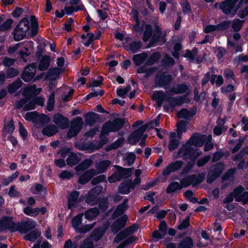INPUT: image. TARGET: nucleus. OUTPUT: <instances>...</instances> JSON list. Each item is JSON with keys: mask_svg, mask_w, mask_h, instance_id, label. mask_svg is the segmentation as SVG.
Here are the masks:
<instances>
[{"mask_svg": "<svg viewBox=\"0 0 248 248\" xmlns=\"http://www.w3.org/2000/svg\"><path fill=\"white\" fill-rule=\"evenodd\" d=\"M177 115L179 119H182V120L178 122L177 124V132L178 136L176 137L174 133L170 134V141L168 145V148L170 151L173 150L178 146L179 143V140L180 139L179 135L186 131V110L184 108L182 109L178 112Z\"/></svg>", "mask_w": 248, "mask_h": 248, "instance_id": "1", "label": "nucleus"}, {"mask_svg": "<svg viewBox=\"0 0 248 248\" xmlns=\"http://www.w3.org/2000/svg\"><path fill=\"white\" fill-rule=\"evenodd\" d=\"M23 97L17 101L16 107L20 109L23 108L24 110L33 109L36 105L43 106L44 104V100L42 97L34 95L29 97L27 94H22Z\"/></svg>", "mask_w": 248, "mask_h": 248, "instance_id": "2", "label": "nucleus"}, {"mask_svg": "<svg viewBox=\"0 0 248 248\" xmlns=\"http://www.w3.org/2000/svg\"><path fill=\"white\" fill-rule=\"evenodd\" d=\"M29 21L27 18L22 19L15 28L13 32L14 39L18 41L23 39L29 30Z\"/></svg>", "mask_w": 248, "mask_h": 248, "instance_id": "3", "label": "nucleus"}, {"mask_svg": "<svg viewBox=\"0 0 248 248\" xmlns=\"http://www.w3.org/2000/svg\"><path fill=\"white\" fill-rule=\"evenodd\" d=\"M152 99L157 107H160L163 102H168L171 106L181 105L184 102L182 98H169L166 94H153Z\"/></svg>", "mask_w": 248, "mask_h": 248, "instance_id": "4", "label": "nucleus"}, {"mask_svg": "<svg viewBox=\"0 0 248 248\" xmlns=\"http://www.w3.org/2000/svg\"><path fill=\"white\" fill-rule=\"evenodd\" d=\"M211 135L207 136L198 133H195L187 140V146L194 145L196 147H201L205 144L206 141L211 140Z\"/></svg>", "mask_w": 248, "mask_h": 248, "instance_id": "5", "label": "nucleus"}, {"mask_svg": "<svg viewBox=\"0 0 248 248\" xmlns=\"http://www.w3.org/2000/svg\"><path fill=\"white\" fill-rule=\"evenodd\" d=\"M145 130L146 127L145 126H141L138 130L135 131L131 134L128 139L129 143L135 144L141 139L140 145L141 146L144 145V140L147 137V135L143 134Z\"/></svg>", "mask_w": 248, "mask_h": 248, "instance_id": "6", "label": "nucleus"}, {"mask_svg": "<svg viewBox=\"0 0 248 248\" xmlns=\"http://www.w3.org/2000/svg\"><path fill=\"white\" fill-rule=\"evenodd\" d=\"M107 228L108 226H105L103 228L95 229L90 237L87 238L84 241L80 248H93V243L91 241V239H92L95 241L99 240L105 233Z\"/></svg>", "mask_w": 248, "mask_h": 248, "instance_id": "7", "label": "nucleus"}, {"mask_svg": "<svg viewBox=\"0 0 248 248\" xmlns=\"http://www.w3.org/2000/svg\"><path fill=\"white\" fill-rule=\"evenodd\" d=\"M124 124V120L117 118L112 122H108L105 124L102 128L101 135H103L108 132L115 131L120 129Z\"/></svg>", "mask_w": 248, "mask_h": 248, "instance_id": "8", "label": "nucleus"}, {"mask_svg": "<svg viewBox=\"0 0 248 248\" xmlns=\"http://www.w3.org/2000/svg\"><path fill=\"white\" fill-rule=\"evenodd\" d=\"M210 81L212 85H216V86L219 87L221 86L223 82L224 79L222 75H217L216 74H210V72L206 73L202 80V84L204 86L206 83Z\"/></svg>", "mask_w": 248, "mask_h": 248, "instance_id": "9", "label": "nucleus"}, {"mask_svg": "<svg viewBox=\"0 0 248 248\" xmlns=\"http://www.w3.org/2000/svg\"><path fill=\"white\" fill-rule=\"evenodd\" d=\"M19 224L16 223L11 217H4L0 219V231L9 230L15 232L18 230Z\"/></svg>", "mask_w": 248, "mask_h": 248, "instance_id": "10", "label": "nucleus"}, {"mask_svg": "<svg viewBox=\"0 0 248 248\" xmlns=\"http://www.w3.org/2000/svg\"><path fill=\"white\" fill-rule=\"evenodd\" d=\"M36 63L32 62L25 68L21 78L25 82L30 81L34 78L36 72Z\"/></svg>", "mask_w": 248, "mask_h": 248, "instance_id": "11", "label": "nucleus"}, {"mask_svg": "<svg viewBox=\"0 0 248 248\" xmlns=\"http://www.w3.org/2000/svg\"><path fill=\"white\" fill-rule=\"evenodd\" d=\"M172 80V76L162 72H158L155 80V87H164L169 85Z\"/></svg>", "mask_w": 248, "mask_h": 248, "instance_id": "12", "label": "nucleus"}, {"mask_svg": "<svg viewBox=\"0 0 248 248\" xmlns=\"http://www.w3.org/2000/svg\"><path fill=\"white\" fill-rule=\"evenodd\" d=\"M83 124V120L81 117H78L71 122V126L67 133L69 138L75 136L80 131Z\"/></svg>", "mask_w": 248, "mask_h": 248, "instance_id": "13", "label": "nucleus"}, {"mask_svg": "<svg viewBox=\"0 0 248 248\" xmlns=\"http://www.w3.org/2000/svg\"><path fill=\"white\" fill-rule=\"evenodd\" d=\"M238 0H225L219 3V8L224 14L229 15Z\"/></svg>", "mask_w": 248, "mask_h": 248, "instance_id": "14", "label": "nucleus"}, {"mask_svg": "<svg viewBox=\"0 0 248 248\" xmlns=\"http://www.w3.org/2000/svg\"><path fill=\"white\" fill-rule=\"evenodd\" d=\"M198 49L196 47H194L191 50L187 49V58L189 59L190 62L196 64H201L202 62V59L198 56Z\"/></svg>", "mask_w": 248, "mask_h": 248, "instance_id": "15", "label": "nucleus"}, {"mask_svg": "<svg viewBox=\"0 0 248 248\" xmlns=\"http://www.w3.org/2000/svg\"><path fill=\"white\" fill-rule=\"evenodd\" d=\"M36 225V222L35 221L31 219H28L23 221L21 224H19L18 230L21 233H25L34 228Z\"/></svg>", "mask_w": 248, "mask_h": 248, "instance_id": "16", "label": "nucleus"}, {"mask_svg": "<svg viewBox=\"0 0 248 248\" xmlns=\"http://www.w3.org/2000/svg\"><path fill=\"white\" fill-rule=\"evenodd\" d=\"M205 178L204 173H199L198 175L193 174L187 175V186L191 185H197L203 182Z\"/></svg>", "mask_w": 248, "mask_h": 248, "instance_id": "17", "label": "nucleus"}, {"mask_svg": "<svg viewBox=\"0 0 248 248\" xmlns=\"http://www.w3.org/2000/svg\"><path fill=\"white\" fill-rule=\"evenodd\" d=\"M53 122L62 129L66 128L69 124V121L67 118L59 113L54 116Z\"/></svg>", "mask_w": 248, "mask_h": 248, "instance_id": "18", "label": "nucleus"}, {"mask_svg": "<svg viewBox=\"0 0 248 248\" xmlns=\"http://www.w3.org/2000/svg\"><path fill=\"white\" fill-rule=\"evenodd\" d=\"M38 117L39 120H42L45 123H47L49 121L48 117L45 114H41L38 116L37 113L35 111L29 112L26 113L25 119L29 121H35Z\"/></svg>", "mask_w": 248, "mask_h": 248, "instance_id": "19", "label": "nucleus"}, {"mask_svg": "<svg viewBox=\"0 0 248 248\" xmlns=\"http://www.w3.org/2000/svg\"><path fill=\"white\" fill-rule=\"evenodd\" d=\"M95 174V171L92 169L83 171L80 175H78L79 176L78 182L82 184H86Z\"/></svg>", "mask_w": 248, "mask_h": 248, "instance_id": "20", "label": "nucleus"}, {"mask_svg": "<svg viewBox=\"0 0 248 248\" xmlns=\"http://www.w3.org/2000/svg\"><path fill=\"white\" fill-rule=\"evenodd\" d=\"M127 220V217L126 215H123L117 219L112 226V231L116 232L122 229L125 225Z\"/></svg>", "mask_w": 248, "mask_h": 248, "instance_id": "21", "label": "nucleus"}, {"mask_svg": "<svg viewBox=\"0 0 248 248\" xmlns=\"http://www.w3.org/2000/svg\"><path fill=\"white\" fill-rule=\"evenodd\" d=\"M116 168L117 171L108 178V181L110 183H115L120 180L127 170L126 169L118 166L116 167Z\"/></svg>", "mask_w": 248, "mask_h": 248, "instance_id": "22", "label": "nucleus"}, {"mask_svg": "<svg viewBox=\"0 0 248 248\" xmlns=\"http://www.w3.org/2000/svg\"><path fill=\"white\" fill-rule=\"evenodd\" d=\"M183 162L177 161L168 166L163 170V174L164 176L169 175L170 173L179 169L183 165Z\"/></svg>", "mask_w": 248, "mask_h": 248, "instance_id": "23", "label": "nucleus"}, {"mask_svg": "<svg viewBox=\"0 0 248 248\" xmlns=\"http://www.w3.org/2000/svg\"><path fill=\"white\" fill-rule=\"evenodd\" d=\"M224 167L223 162H219L213 165L209 171L218 178L222 174Z\"/></svg>", "mask_w": 248, "mask_h": 248, "instance_id": "24", "label": "nucleus"}, {"mask_svg": "<svg viewBox=\"0 0 248 248\" xmlns=\"http://www.w3.org/2000/svg\"><path fill=\"white\" fill-rule=\"evenodd\" d=\"M61 72L62 69L60 68L55 67L50 68L47 72L46 78V79L49 80H55L58 78Z\"/></svg>", "mask_w": 248, "mask_h": 248, "instance_id": "25", "label": "nucleus"}, {"mask_svg": "<svg viewBox=\"0 0 248 248\" xmlns=\"http://www.w3.org/2000/svg\"><path fill=\"white\" fill-rule=\"evenodd\" d=\"M92 164V161L91 159H86L83 161L75 168L77 175H80L85 170L89 168Z\"/></svg>", "mask_w": 248, "mask_h": 248, "instance_id": "26", "label": "nucleus"}, {"mask_svg": "<svg viewBox=\"0 0 248 248\" xmlns=\"http://www.w3.org/2000/svg\"><path fill=\"white\" fill-rule=\"evenodd\" d=\"M134 186H133L132 181H128L126 182L121 184L119 187V191L120 193L123 194H128L131 189H134Z\"/></svg>", "mask_w": 248, "mask_h": 248, "instance_id": "27", "label": "nucleus"}, {"mask_svg": "<svg viewBox=\"0 0 248 248\" xmlns=\"http://www.w3.org/2000/svg\"><path fill=\"white\" fill-rule=\"evenodd\" d=\"M79 193L75 191L72 192L68 197V208L72 209L76 207L78 203L79 200H78Z\"/></svg>", "mask_w": 248, "mask_h": 248, "instance_id": "28", "label": "nucleus"}, {"mask_svg": "<svg viewBox=\"0 0 248 248\" xmlns=\"http://www.w3.org/2000/svg\"><path fill=\"white\" fill-rule=\"evenodd\" d=\"M186 182L185 180L184 179L180 185L178 182H173L170 184L167 189V192L168 193H172L177 190H180L182 188L185 187Z\"/></svg>", "mask_w": 248, "mask_h": 248, "instance_id": "29", "label": "nucleus"}, {"mask_svg": "<svg viewBox=\"0 0 248 248\" xmlns=\"http://www.w3.org/2000/svg\"><path fill=\"white\" fill-rule=\"evenodd\" d=\"M100 190V188L96 187L95 188L92 189L88 194L86 199V202L91 205L96 203V197L97 194V191Z\"/></svg>", "mask_w": 248, "mask_h": 248, "instance_id": "30", "label": "nucleus"}, {"mask_svg": "<svg viewBox=\"0 0 248 248\" xmlns=\"http://www.w3.org/2000/svg\"><path fill=\"white\" fill-rule=\"evenodd\" d=\"M148 54L143 52L136 54L133 56V61L136 65L139 66L141 64L147 59Z\"/></svg>", "mask_w": 248, "mask_h": 248, "instance_id": "31", "label": "nucleus"}, {"mask_svg": "<svg viewBox=\"0 0 248 248\" xmlns=\"http://www.w3.org/2000/svg\"><path fill=\"white\" fill-rule=\"evenodd\" d=\"M82 215L79 214L72 220V225L74 229L78 232L80 229V225L82 223Z\"/></svg>", "mask_w": 248, "mask_h": 248, "instance_id": "32", "label": "nucleus"}, {"mask_svg": "<svg viewBox=\"0 0 248 248\" xmlns=\"http://www.w3.org/2000/svg\"><path fill=\"white\" fill-rule=\"evenodd\" d=\"M23 82L20 78H17L15 81L10 84L8 87L9 93H14L19 89L22 86Z\"/></svg>", "mask_w": 248, "mask_h": 248, "instance_id": "33", "label": "nucleus"}, {"mask_svg": "<svg viewBox=\"0 0 248 248\" xmlns=\"http://www.w3.org/2000/svg\"><path fill=\"white\" fill-rule=\"evenodd\" d=\"M50 59L49 56L46 55L43 57L38 65V69L44 71L48 68L50 64Z\"/></svg>", "mask_w": 248, "mask_h": 248, "instance_id": "34", "label": "nucleus"}, {"mask_svg": "<svg viewBox=\"0 0 248 248\" xmlns=\"http://www.w3.org/2000/svg\"><path fill=\"white\" fill-rule=\"evenodd\" d=\"M31 36L33 37L38 33V24L35 16H31Z\"/></svg>", "mask_w": 248, "mask_h": 248, "instance_id": "35", "label": "nucleus"}, {"mask_svg": "<svg viewBox=\"0 0 248 248\" xmlns=\"http://www.w3.org/2000/svg\"><path fill=\"white\" fill-rule=\"evenodd\" d=\"M98 213L99 211L97 208H91L85 213V217L88 220H92Z\"/></svg>", "mask_w": 248, "mask_h": 248, "instance_id": "36", "label": "nucleus"}, {"mask_svg": "<svg viewBox=\"0 0 248 248\" xmlns=\"http://www.w3.org/2000/svg\"><path fill=\"white\" fill-rule=\"evenodd\" d=\"M43 133L47 136H52L58 132L57 127L54 125H50L44 128Z\"/></svg>", "mask_w": 248, "mask_h": 248, "instance_id": "37", "label": "nucleus"}, {"mask_svg": "<svg viewBox=\"0 0 248 248\" xmlns=\"http://www.w3.org/2000/svg\"><path fill=\"white\" fill-rule=\"evenodd\" d=\"M244 21L239 18H235L232 21V28L234 32H238L242 28Z\"/></svg>", "mask_w": 248, "mask_h": 248, "instance_id": "38", "label": "nucleus"}, {"mask_svg": "<svg viewBox=\"0 0 248 248\" xmlns=\"http://www.w3.org/2000/svg\"><path fill=\"white\" fill-rule=\"evenodd\" d=\"M161 55L158 52L154 53L147 60L145 63L146 65H152L156 62L160 58Z\"/></svg>", "mask_w": 248, "mask_h": 248, "instance_id": "39", "label": "nucleus"}, {"mask_svg": "<svg viewBox=\"0 0 248 248\" xmlns=\"http://www.w3.org/2000/svg\"><path fill=\"white\" fill-rule=\"evenodd\" d=\"M223 75L228 82H231V80H235V75L233 70L230 68H226L224 70Z\"/></svg>", "mask_w": 248, "mask_h": 248, "instance_id": "40", "label": "nucleus"}, {"mask_svg": "<svg viewBox=\"0 0 248 248\" xmlns=\"http://www.w3.org/2000/svg\"><path fill=\"white\" fill-rule=\"evenodd\" d=\"M40 212V208H32L30 207H27L24 209V213L31 217H35Z\"/></svg>", "mask_w": 248, "mask_h": 248, "instance_id": "41", "label": "nucleus"}, {"mask_svg": "<svg viewBox=\"0 0 248 248\" xmlns=\"http://www.w3.org/2000/svg\"><path fill=\"white\" fill-rule=\"evenodd\" d=\"M197 112V107L194 105L192 108L189 109H187V125L190 124L189 122L195 115Z\"/></svg>", "mask_w": 248, "mask_h": 248, "instance_id": "42", "label": "nucleus"}, {"mask_svg": "<svg viewBox=\"0 0 248 248\" xmlns=\"http://www.w3.org/2000/svg\"><path fill=\"white\" fill-rule=\"evenodd\" d=\"M111 164L110 161L105 160L100 162L96 166V168L99 172H103Z\"/></svg>", "mask_w": 248, "mask_h": 248, "instance_id": "43", "label": "nucleus"}, {"mask_svg": "<svg viewBox=\"0 0 248 248\" xmlns=\"http://www.w3.org/2000/svg\"><path fill=\"white\" fill-rule=\"evenodd\" d=\"M153 32L152 28L150 25H145V30L143 32V40L147 41L151 37Z\"/></svg>", "mask_w": 248, "mask_h": 248, "instance_id": "44", "label": "nucleus"}, {"mask_svg": "<svg viewBox=\"0 0 248 248\" xmlns=\"http://www.w3.org/2000/svg\"><path fill=\"white\" fill-rule=\"evenodd\" d=\"M211 159L210 155H206L199 159L197 162L196 165L197 167L200 168L204 166Z\"/></svg>", "mask_w": 248, "mask_h": 248, "instance_id": "45", "label": "nucleus"}, {"mask_svg": "<svg viewBox=\"0 0 248 248\" xmlns=\"http://www.w3.org/2000/svg\"><path fill=\"white\" fill-rule=\"evenodd\" d=\"M230 20H224L217 24V30L224 31L228 29L231 23Z\"/></svg>", "mask_w": 248, "mask_h": 248, "instance_id": "46", "label": "nucleus"}, {"mask_svg": "<svg viewBox=\"0 0 248 248\" xmlns=\"http://www.w3.org/2000/svg\"><path fill=\"white\" fill-rule=\"evenodd\" d=\"M40 232L38 231H33L24 236V238L26 240L30 241H34L40 235Z\"/></svg>", "mask_w": 248, "mask_h": 248, "instance_id": "47", "label": "nucleus"}, {"mask_svg": "<svg viewBox=\"0 0 248 248\" xmlns=\"http://www.w3.org/2000/svg\"><path fill=\"white\" fill-rule=\"evenodd\" d=\"M127 201L128 200L127 199L124 200L123 203L118 206L117 209L115 212V215L116 216L122 214L123 212L125 211L127 209Z\"/></svg>", "mask_w": 248, "mask_h": 248, "instance_id": "48", "label": "nucleus"}, {"mask_svg": "<svg viewBox=\"0 0 248 248\" xmlns=\"http://www.w3.org/2000/svg\"><path fill=\"white\" fill-rule=\"evenodd\" d=\"M78 161L79 160L78 159V156L73 153H71L70 155L67 159V164L71 166L76 164L78 162Z\"/></svg>", "mask_w": 248, "mask_h": 248, "instance_id": "49", "label": "nucleus"}, {"mask_svg": "<svg viewBox=\"0 0 248 248\" xmlns=\"http://www.w3.org/2000/svg\"><path fill=\"white\" fill-rule=\"evenodd\" d=\"M13 23V19H8L0 26V31H4L9 30L11 28Z\"/></svg>", "mask_w": 248, "mask_h": 248, "instance_id": "50", "label": "nucleus"}, {"mask_svg": "<svg viewBox=\"0 0 248 248\" xmlns=\"http://www.w3.org/2000/svg\"><path fill=\"white\" fill-rule=\"evenodd\" d=\"M6 74L7 78H12L19 74V71L17 69L10 67L7 69Z\"/></svg>", "mask_w": 248, "mask_h": 248, "instance_id": "51", "label": "nucleus"}, {"mask_svg": "<svg viewBox=\"0 0 248 248\" xmlns=\"http://www.w3.org/2000/svg\"><path fill=\"white\" fill-rule=\"evenodd\" d=\"M179 233H180L179 237H182L186 233V220L184 219L177 227Z\"/></svg>", "mask_w": 248, "mask_h": 248, "instance_id": "52", "label": "nucleus"}, {"mask_svg": "<svg viewBox=\"0 0 248 248\" xmlns=\"http://www.w3.org/2000/svg\"><path fill=\"white\" fill-rule=\"evenodd\" d=\"M201 154V152H197L194 148L187 146V156L190 155H193L194 157L192 159V161L195 160Z\"/></svg>", "mask_w": 248, "mask_h": 248, "instance_id": "53", "label": "nucleus"}, {"mask_svg": "<svg viewBox=\"0 0 248 248\" xmlns=\"http://www.w3.org/2000/svg\"><path fill=\"white\" fill-rule=\"evenodd\" d=\"M141 46L140 41H134L129 44V49L133 53L137 52Z\"/></svg>", "mask_w": 248, "mask_h": 248, "instance_id": "54", "label": "nucleus"}, {"mask_svg": "<svg viewBox=\"0 0 248 248\" xmlns=\"http://www.w3.org/2000/svg\"><path fill=\"white\" fill-rule=\"evenodd\" d=\"M126 95L127 94H118V98L112 100V104H118L120 106H123L125 103V101L123 100V99L126 97Z\"/></svg>", "mask_w": 248, "mask_h": 248, "instance_id": "55", "label": "nucleus"}, {"mask_svg": "<svg viewBox=\"0 0 248 248\" xmlns=\"http://www.w3.org/2000/svg\"><path fill=\"white\" fill-rule=\"evenodd\" d=\"M174 156L176 158L182 157L185 158L186 156V145L184 144L179 149L178 152L174 154Z\"/></svg>", "mask_w": 248, "mask_h": 248, "instance_id": "56", "label": "nucleus"}, {"mask_svg": "<svg viewBox=\"0 0 248 248\" xmlns=\"http://www.w3.org/2000/svg\"><path fill=\"white\" fill-rule=\"evenodd\" d=\"M31 42H29V43H27L24 47V50L20 51L19 52L21 58L23 59V61L25 62H27V60L25 59L24 57H27L30 55V52H28V48L30 46H31Z\"/></svg>", "mask_w": 248, "mask_h": 248, "instance_id": "57", "label": "nucleus"}, {"mask_svg": "<svg viewBox=\"0 0 248 248\" xmlns=\"http://www.w3.org/2000/svg\"><path fill=\"white\" fill-rule=\"evenodd\" d=\"M235 170L234 169H230L222 176L221 178L222 181L224 182L228 181L231 177H233Z\"/></svg>", "mask_w": 248, "mask_h": 248, "instance_id": "58", "label": "nucleus"}, {"mask_svg": "<svg viewBox=\"0 0 248 248\" xmlns=\"http://www.w3.org/2000/svg\"><path fill=\"white\" fill-rule=\"evenodd\" d=\"M235 170L234 169H230L222 176L221 178L222 181L224 182L228 181L231 177H233Z\"/></svg>", "mask_w": 248, "mask_h": 248, "instance_id": "59", "label": "nucleus"}, {"mask_svg": "<svg viewBox=\"0 0 248 248\" xmlns=\"http://www.w3.org/2000/svg\"><path fill=\"white\" fill-rule=\"evenodd\" d=\"M244 190V188L243 187V186L241 185H239L237 186L236 188H235L233 189V191L232 192V193H233L234 197L235 198L236 201L237 198L240 197V196L242 195Z\"/></svg>", "mask_w": 248, "mask_h": 248, "instance_id": "60", "label": "nucleus"}, {"mask_svg": "<svg viewBox=\"0 0 248 248\" xmlns=\"http://www.w3.org/2000/svg\"><path fill=\"white\" fill-rule=\"evenodd\" d=\"M37 91L40 93L41 88L36 89V86L34 84L25 88L22 93H35Z\"/></svg>", "mask_w": 248, "mask_h": 248, "instance_id": "61", "label": "nucleus"}, {"mask_svg": "<svg viewBox=\"0 0 248 248\" xmlns=\"http://www.w3.org/2000/svg\"><path fill=\"white\" fill-rule=\"evenodd\" d=\"M15 130V126L13 121H9L4 125L3 130L8 133H12Z\"/></svg>", "mask_w": 248, "mask_h": 248, "instance_id": "62", "label": "nucleus"}, {"mask_svg": "<svg viewBox=\"0 0 248 248\" xmlns=\"http://www.w3.org/2000/svg\"><path fill=\"white\" fill-rule=\"evenodd\" d=\"M236 202H242L243 205L248 204V191L243 192L240 197L237 198Z\"/></svg>", "mask_w": 248, "mask_h": 248, "instance_id": "63", "label": "nucleus"}, {"mask_svg": "<svg viewBox=\"0 0 248 248\" xmlns=\"http://www.w3.org/2000/svg\"><path fill=\"white\" fill-rule=\"evenodd\" d=\"M99 78L98 80L92 79L87 84V87L88 88H93L99 86L102 84V79L101 77Z\"/></svg>", "mask_w": 248, "mask_h": 248, "instance_id": "64", "label": "nucleus"}]
</instances>
